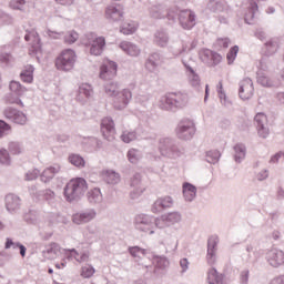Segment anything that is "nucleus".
Returning a JSON list of instances; mask_svg holds the SVG:
<instances>
[{"instance_id":"f257e3e1","label":"nucleus","mask_w":284,"mask_h":284,"mask_svg":"<svg viewBox=\"0 0 284 284\" xmlns=\"http://www.w3.org/2000/svg\"><path fill=\"white\" fill-rule=\"evenodd\" d=\"M189 101L190 97L187 95V93L181 91L169 92L161 98L160 108L165 112H172L174 114L179 112V110H183V108H186Z\"/></svg>"},{"instance_id":"f03ea898","label":"nucleus","mask_w":284,"mask_h":284,"mask_svg":"<svg viewBox=\"0 0 284 284\" xmlns=\"http://www.w3.org/2000/svg\"><path fill=\"white\" fill-rule=\"evenodd\" d=\"M88 192V181L85 178H73L63 187V196L68 203L81 201Z\"/></svg>"},{"instance_id":"7ed1b4c3","label":"nucleus","mask_w":284,"mask_h":284,"mask_svg":"<svg viewBox=\"0 0 284 284\" xmlns=\"http://www.w3.org/2000/svg\"><path fill=\"white\" fill-rule=\"evenodd\" d=\"M133 223L135 230L138 232H143L144 234H154V230H156V227L159 230H163V224H161V220L159 217H154L153 215L145 213L135 215Z\"/></svg>"},{"instance_id":"20e7f679","label":"nucleus","mask_w":284,"mask_h":284,"mask_svg":"<svg viewBox=\"0 0 284 284\" xmlns=\"http://www.w3.org/2000/svg\"><path fill=\"white\" fill-rule=\"evenodd\" d=\"M74 63H77V51L73 49H63L54 61L57 70L62 72L74 70Z\"/></svg>"},{"instance_id":"39448f33","label":"nucleus","mask_w":284,"mask_h":284,"mask_svg":"<svg viewBox=\"0 0 284 284\" xmlns=\"http://www.w3.org/2000/svg\"><path fill=\"white\" fill-rule=\"evenodd\" d=\"M175 134L181 141H192L196 134V124L191 119H182L176 125Z\"/></svg>"},{"instance_id":"423d86ee","label":"nucleus","mask_w":284,"mask_h":284,"mask_svg":"<svg viewBox=\"0 0 284 284\" xmlns=\"http://www.w3.org/2000/svg\"><path fill=\"white\" fill-rule=\"evenodd\" d=\"M160 152L162 156H168L169 159H179L183 154V150L179 148V142L171 138L160 140Z\"/></svg>"},{"instance_id":"0eeeda50","label":"nucleus","mask_w":284,"mask_h":284,"mask_svg":"<svg viewBox=\"0 0 284 284\" xmlns=\"http://www.w3.org/2000/svg\"><path fill=\"white\" fill-rule=\"evenodd\" d=\"M27 33L24 34V41L31 42V45L29 48V54L30 57H34L38 61V63H41V57L39 54H42L43 52V44L41 43V37H39V33L36 31L27 30Z\"/></svg>"},{"instance_id":"6e6552de","label":"nucleus","mask_w":284,"mask_h":284,"mask_svg":"<svg viewBox=\"0 0 284 284\" xmlns=\"http://www.w3.org/2000/svg\"><path fill=\"white\" fill-rule=\"evenodd\" d=\"M178 20L183 30H193L196 26V13L191 9L181 10Z\"/></svg>"},{"instance_id":"1a4fd4ad","label":"nucleus","mask_w":284,"mask_h":284,"mask_svg":"<svg viewBox=\"0 0 284 284\" xmlns=\"http://www.w3.org/2000/svg\"><path fill=\"white\" fill-rule=\"evenodd\" d=\"M100 132L105 141H114L116 135V128L112 116H105L101 120Z\"/></svg>"},{"instance_id":"9d476101","label":"nucleus","mask_w":284,"mask_h":284,"mask_svg":"<svg viewBox=\"0 0 284 284\" xmlns=\"http://www.w3.org/2000/svg\"><path fill=\"white\" fill-rule=\"evenodd\" d=\"M119 72V64L115 61L109 60L106 63L101 64L99 77L102 81H113Z\"/></svg>"},{"instance_id":"9b49d317","label":"nucleus","mask_w":284,"mask_h":284,"mask_svg":"<svg viewBox=\"0 0 284 284\" xmlns=\"http://www.w3.org/2000/svg\"><path fill=\"white\" fill-rule=\"evenodd\" d=\"M3 116L17 125H26V123H28V115H26L23 111L12 106L6 108L3 110Z\"/></svg>"},{"instance_id":"f8f14e48","label":"nucleus","mask_w":284,"mask_h":284,"mask_svg":"<svg viewBox=\"0 0 284 284\" xmlns=\"http://www.w3.org/2000/svg\"><path fill=\"white\" fill-rule=\"evenodd\" d=\"M132 100V91L130 89H123L118 94L113 95V108L114 110H125L130 105Z\"/></svg>"},{"instance_id":"ddd939ff","label":"nucleus","mask_w":284,"mask_h":284,"mask_svg":"<svg viewBox=\"0 0 284 284\" xmlns=\"http://www.w3.org/2000/svg\"><path fill=\"white\" fill-rule=\"evenodd\" d=\"M216 252H219V235H210L206 243V261L209 265L216 263Z\"/></svg>"},{"instance_id":"4468645a","label":"nucleus","mask_w":284,"mask_h":284,"mask_svg":"<svg viewBox=\"0 0 284 284\" xmlns=\"http://www.w3.org/2000/svg\"><path fill=\"white\" fill-rule=\"evenodd\" d=\"M257 134L261 139H267L270 136V129L267 125V115L264 112H258L254 116Z\"/></svg>"},{"instance_id":"2eb2a0df","label":"nucleus","mask_w":284,"mask_h":284,"mask_svg":"<svg viewBox=\"0 0 284 284\" xmlns=\"http://www.w3.org/2000/svg\"><path fill=\"white\" fill-rule=\"evenodd\" d=\"M6 209L9 214H17L21 210V197L14 193H9L4 197Z\"/></svg>"},{"instance_id":"dca6fc26","label":"nucleus","mask_w":284,"mask_h":284,"mask_svg":"<svg viewBox=\"0 0 284 284\" xmlns=\"http://www.w3.org/2000/svg\"><path fill=\"white\" fill-rule=\"evenodd\" d=\"M266 261L271 267H281V265H284V252L278 248H272L266 253Z\"/></svg>"},{"instance_id":"f3484780","label":"nucleus","mask_w":284,"mask_h":284,"mask_svg":"<svg viewBox=\"0 0 284 284\" xmlns=\"http://www.w3.org/2000/svg\"><path fill=\"white\" fill-rule=\"evenodd\" d=\"M239 97L242 101H250L254 97V83L251 79L239 83Z\"/></svg>"},{"instance_id":"a211bd4d","label":"nucleus","mask_w":284,"mask_h":284,"mask_svg":"<svg viewBox=\"0 0 284 284\" xmlns=\"http://www.w3.org/2000/svg\"><path fill=\"white\" fill-rule=\"evenodd\" d=\"M87 45H90V54L101 57L105 50V37H97L91 42L87 43Z\"/></svg>"},{"instance_id":"6ab92c4d","label":"nucleus","mask_w":284,"mask_h":284,"mask_svg":"<svg viewBox=\"0 0 284 284\" xmlns=\"http://www.w3.org/2000/svg\"><path fill=\"white\" fill-rule=\"evenodd\" d=\"M123 8L121 4L118 6H109L105 9V19L108 21H112L113 23H116L118 21H123Z\"/></svg>"},{"instance_id":"aec40b11","label":"nucleus","mask_w":284,"mask_h":284,"mask_svg":"<svg viewBox=\"0 0 284 284\" xmlns=\"http://www.w3.org/2000/svg\"><path fill=\"white\" fill-rule=\"evenodd\" d=\"M97 216V211L89 210V211H82L74 213L72 215V221L75 225H83V223H90V221H93Z\"/></svg>"},{"instance_id":"412c9836","label":"nucleus","mask_w":284,"mask_h":284,"mask_svg":"<svg viewBox=\"0 0 284 284\" xmlns=\"http://www.w3.org/2000/svg\"><path fill=\"white\" fill-rule=\"evenodd\" d=\"M182 216L180 212H169L164 213L159 217L160 225H163V227H172V225H176L181 221Z\"/></svg>"},{"instance_id":"4be33fe9","label":"nucleus","mask_w":284,"mask_h":284,"mask_svg":"<svg viewBox=\"0 0 284 284\" xmlns=\"http://www.w3.org/2000/svg\"><path fill=\"white\" fill-rule=\"evenodd\" d=\"M206 10H210L213 14H221V12H227L230 6L226 0H209Z\"/></svg>"},{"instance_id":"5701e85b","label":"nucleus","mask_w":284,"mask_h":284,"mask_svg":"<svg viewBox=\"0 0 284 284\" xmlns=\"http://www.w3.org/2000/svg\"><path fill=\"white\" fill-rule=\"evenodd\" d=\"M59 172H61V164H52L42 171L40 174V181L42 183H50V181H52V179H54Z\"/></svg>"},{"instance_id":"b1692460","label":"nucleus","mask_w":284,"mask_h":284,"mask_svg":"<svg viewBox=\"0 0 284 284\" xmlns=\"http://www.w3.org/2000/svg\"><path fill=\"white\" fill-rule=\"evenodd\" d=\"M174 204L172 196L166 195L164 197H159L152 205L151 211L156 214L163 212L166 207H171Z\"/></svg>"},{"instance_id":"393cba45","label":"nucleus","mask_w":284,"mask_h":284,"mask_svg":"<svg viewBox=\"0 0 284 284\" xmlns=\"http://www.w3.org/2000/svg\"><path fill=\"white\" fill-rule=\"evenodd\" d=\"M202 61H211V65L213 68H216V65H219V63H221V61H223V55H221V53L210 50V49H205L202 52L201 55Z\"/></svg>"},{"instance_id":"a878e982","label":"nucleus","mask_w":284,"mask_h":284,"mask_svg":"<svg viewBox=\"0 0 284 284\" xmlns=\"http://www.w3.org/2000/svg\"><path fill=\"white\" fill-rule=\"evenodd\" d=\"M196 185L190 183V182H184L182 184V194L184 196V200L187 203H192V201H194V199H196Z\"/></svg>"},{"instance_id":"bb28decb","label":"nucleus","mask_w":284,"mask_h":284,"mask_svg":"<svg viewBox=\"0 0 284 284\" xmlns=\"http://www.w3.org/2000/svg\"><path fill=\"white\" fill-rule=\"evenodd\" d=\"M257 10H258V2L248 0V9L244 16V22L247 26H254V19L256 17Z\"/></svg>"},{"instance_id":"cd10ccee","label":"nucleus","mask_w":284,"mask_h":284,"mask_svg":"<svg viewBox=\"0 0 284 284\" xmlns=\"http://www.w3.org/2000/svg\"><path fill=\"white\" fill-rule=\"evenodd\" d=\"M206 281L209 284H225V273H219L216 267H212L207 272Z\"/></svg>"},{"instance_id":"c85d7f7f","label":"nucleus","mask_w":284,"mask_h":284,"mask_svg":"<svg viewBox=\"0 0 284 284\" xmlns=\"http://www.w3.org/2000/svg\"><path fill=\"white\" fill-rule=\"evenodd\" d=\"M19 250V254L22 258H26V254L28 253V247L21 244V242H14L12 237H7L4 243V250Z\"/></svg>"},{"instance_id":"c756f323","label":"nucleus","mask_w":284,"mask_h":284,"mask_svg":"<svg viewBox=\"0 0 284 284\" xmlns=\"http://www.w3.org/2000/svg\"><path fill=\"white\" fill-rule=\"evenodd\" d=\"M153 43L158 48H168L170 36L163 30H158L153 36Z\"/></svg>"},{"instance_id":"7c9ffc66","label":"nucleus","mask_w":284,"mask_h":284,"mask_svg":"<svg viewBox=\"0 0 284 284\" xmlns=\"http://www.w3.org/2000/svg\"><path fill=\"white\" fill-rule=\"evenodd\" d=\"M119 48L125 52V54H129V57H139V54H141V49H139V45L132 42L122 41L120 42Z\"/></svg>"},{"instance_id":"2f4dec72","label":"nucleus","mask_w":284,"mask_h":284,"mask_svg":"<svg viewBox=\"0 0 284 284\" xmlns=\"http://www.w3.org/2000/svg\"><path fill=\"white\" fill-rule=\"evenodd\" d=\"M37 201H45L49 205L54 202L57 194L51 189L40 190L34 193Z\"/></svg>"},{"instance_id":"473e14b6","label":"nucleus","mask_w":284,"mask_h":284,"mask_svg":"<svg viewBox=\"0 0 284 284\" xmlns=\"http://www.w3.org/2000/svg\"><path fill=\"white\" fill-rule=\"evenodd\" d=\"M102 178L108 185H116L121 181V175L114 170L102 171Z\"/></svg>"},{"instance_id":"72a5a7b5","label":"nucleus","mask_w":284,"mask_h":284,"mask_svg":"<svg viewBox=\"0 0 284 284\" xmlns=\"http://www.w3.org/2000/svg\"><path fill=\"white\" fill-rule=\"evenodd\" d=\"M138 29H139V24L134 20H126L122 22V24L120 26V32L125 37H130V34H134V32H136Z\"/></svg>"},{"instance_id":"f704fd0d","label":"nucleus","mask_w":284,"mask_h":284,"mask_svg":"<svg viewBox=\"0 0 284 284\" xmlns=\"http://www.w3.org/2000/svg\"><path fill=\"white\" fill-rule=\"evenodd\" d=\"M88 201L91 205H99L103 201V194L100 187H93L87 193Z\"/></svg>"},{"instance_id":"c9c22d12","label":"nucleus","mask_w":284,"mask_h":284,"mask_svg":"<svg viewBox=\"0 0 284 284\" xmlns=\"http://www.w3.org/2000/svg\"><path fill=\"white\" fill-rule=\"evenodd\" d=\"M20 79L23 83H34V65L29 64L20 72Z\"/></svg>"},{"instance_id":"e433bc0d","label":"nucleus","mask_w":284,"mask_h":284,"mask_svg":"<svg viewBox=\"0 0 284 284\" xmlns=\"http://www.w3.org/2000/svg\"><path fill=\"white\" fill-rule=\"evenodd\" d=\"M68 161L71 165L78 168V170H83V168H85V158L79 153L69 154Z\"/></svg>"},{"instance_id":"4c0bfd02","label":"nucleus","mask_w":284,"mask_h":284,"mask_svg":"<svg viewBox=\"0 0 284 284\" xmlns=\"http://www.w3.org/2000/svg\"><path fill=\"white\" fill-rule=\"evenodd\" d=\"M103 89H104L105 94H108V97H115V94L121 92V88L119 87V82H116L114 80H110L108 82H104Z\"/></svg>"},{"instance_id":"58836bf2","label":"nucleus","mask_w":284,"mask_h":284,"mask_svg":"<svg viewBox=\"0 0 284 284\" xmlns=\"http://www.w3.org/2000/svg\"><path fill=\"white\" fill-rule=\"evenodd\" d=\"M9 90L11 94H16L17 97H23V94L28 92V88L23 87V84L17 80H12L9 83Z\"/></svg>"},{"instance_id":"ea45409f","label":"nucleus","mask_w":284,"mask_h":284,"mask_svg":"<svg viewBox=\"0 0 284 284\" xmlns=\"http://www.w3.org/2000/svg\"><path fill=\"white\" fill-rule=\"evenodd\" d=\"M278 50V42L276 40L271 39L264 44V57H274Z\"/></svg>"},{"instance_id":"a19ab883","label":"nucleus","mask_w":284,"mask_h":284,"mask_svg":"<svg viewBox=\"0 0 284 284\" xmlns=\"http://www.w3.org/2000/svg\"><path fill=\"white\" fill-rule=\"evenodd\" d=\"M233 150L235 152V154H234L235 163H243V160L245 159V154H246V149H245L244 144L236 143L233 146Z\"/></svg>"},{"instance_id":"79ce46f5","label":"nucleus","mask_w":284,"mask_h":284,"mask_svg":"<svg viewBox=\"0 0 284 284\" xmlns=\"http://www.w3.org/2000/svg\"><path fill=\"white\" fill-rule=\"evenodd\" d=\"M206 163H211V165H216L219 161H221V152L219 150H211L206 152L205 155Z\"/></svg>"},{"instance_id":"37998d69","label":"nucleus","mask_w":284,"mask_h":284,"mask_svg":"<svg viewBox=\"0 0 284 284\" xmlns=\"http://www.w3.org/2000/svg\"><path fill=\"white\" fill-rule=\"evenodd\" d=\"M153 262L155 263V270H165L170 265V261L164 255H153Z\"/></svg>"},{"instance_id":"c03bdc74","label":"nucleus","mask_w":284,"mask_h":284,"mask_svg":"<svg viewBox=\"0 0 284 284\" xmlns=\"http://www.w3.org/2000/svg\"><path fill=\"white\" fill-rule=\"evenodd\" d=\"M150 17L151 19H165V10H163V6H153L150 8Z\"/></svg>"},{"instance_id":"a18cd8bd","label":"nucleus","mask_w":284,"mask_h":284,"mask_svg":"<svg viewBox=\"0 0 284 284\" xmlns=\"http://www.w3.org/2000/svg\"><path fill=\"white\" fill-rule=\"evenodd\" d=\"M82 97H84L85 99H90V97H92V84H90V83H82L79 87L78 99H81Z\"/></svg>"},{"instance_id":"49530a36","label":"nucleus","mask_w":284,"mask_h":284,"mask_svg":"<svg viewBox=\"0 0 284 284\" xmlns=\"http://www.w3.org/2000/svg\"><path fill=\"white\" fill-rule=\"evenodd\" d=\"M217 94H219V99H220L222 105H225V108H230V105H232V101H230L227 99V94H225V91L223 90V83L222 82H219Z\"/></svg>"},{"instance_id":"de8ad7c7","label":"nucleus","mask_w":284,"mask_h":284,"mask_svg":"<svg viewBox=\"0 0 284 284\" xmlns=\"http://www.w3.org/2000/svg\"><path fill=\"white\" fill-rule=\"evenodd\" d=\"M63 41L67 45H73V43L79 41V32L71 30L63 34Z\"/></svg>"},{"instance_id":"09e8293b","label":"nucleus","mask_w":284,"mask_h":284,"mask_svg":"<svg viewBox=\"0 0 284 284\" xmlns=\"http://www.w3.org/2000/svg\"><path fill=\"white\" fill-rule=\"evenodd\" d=\"M236 57H239V45L234 44L226 53L227 65L234 64V61H236Z\"/></svg>"},{"instance_id":"8fccbe9b","label":"nucleus","mask_w":284,"mask_h":284,"mask_svg":"<svg viewBox=\"0 0 284 284\" xmlns=\"http://www.w3.org/2000/svg\"><path fill=\"white\" fill-rule=\"evenodd\" d=\"M257 83L262 85V88H274V82L265 75V73H257Z\"/></svg>"},{"instance_id":"3c124183","label":"nucleus","mask_w":284,"mask_h":284,"mask_svg":"<svg viewBox=\"0 0 284 284\" xmlns=\"http://www.w3.org/2000/svg\"><path fill=\"white\" fill-rule=\"evenodd\" d=\"M23 221L28 225H34L37 223V211L29 209L28 212L23 213Z\"/></svg>"},{"instance_id":"603ef678","label":"nucleus","mask_w":284,"mask_h":284,"mask_svg":"<svg viewBox=\"0 0 284 284\" xmlns=\"http://www.w3.org/2000/svg\"><path fill=\"white\" fill-rule=\"evenodd\" d=\"M128 252L130 254V256H132L133 258H139V254H142V256H145V254H148V250L141 247V246H129L128 247Z\"/></svg>"},{"instance_id":"864d4df0","label":"nucleus","mask_w":284,"mask_h":284,"mask_svg":"<svg viewBox=\"0 0 284 284\" xmlns=\"http://www.w3.org/2000/svg\"><path fill=\"white\" fill-rule=\"evenodd\" d=\"M97 272V268L92 265L82 266L80 275L82 278H92Z\"/></svg>"},{"instance_id":"5fc2aeb1","label":"nucleus","mask_w":284,"mask_h":284,"mask_svg":"<svg viewBox=\"0 0 284 284\" xmlns=\"http://www.w3.org/2000/svg\"><path fill=\"white\" fill-rule=\"evenodd\" d=\"M21 95H17L14 93H9L6 95L7 103L20 105V108H23V101L20 98Z\"/></svg>"},{"instance_id":"6e6d98bb","label":"nucleus","mask_w":284,"mask_h":284,"mask_svg":"<svg viewBox=\"0 0 284 284\" xmlns=\"http://www.w3.org/2000/svg\"><path fill=\"white\" fill-rule=\"evenodd\" d=\"M82 145H83L85 152H94L95 138L94 136L85 138L84 141L82 142Z\"/></svg>"},{"instance_id":"4d7b16f0","label":"nucleus","mask_w":284,"mask_h":284,"mask_svg":"<svg viewBox=\"0 0 284 284\" xmlns=\"http://www.w3.org/2000/svg\"><path fill=\"white\" fill-rule=\"evenodd\" d=\"M10 132H12V125L6 122V120H0V139H3V136H8Z\"/></svg>"},{"instance_id":"13d9d810","label":"nucleus","mask_w":284,"mask_h":284,"mask_svg":"<svg viewBox=\"0 0 284 284\" xmlns=\"http://www.w3.org/2000/svg\"><path fill=\"white\" fill-rule=\"evenodd\" d=\"M12 159L10 158V152L6 149H0V164L1 165H11Z\"/></svg>"},{"instance_id":"bf43d9fd","label":"nucleus","mask_w":284,"mask_h":284,"mask_svg":"<svg viewBox=\"0 0 284 284\" xmlns=\"http://www.w3.org/2000/svg\"><path fill=\"white\" fill-rule=\"evenodd\" d=\"M121 141H123V143H132V141H136V131H124L121 134Z\"/></svg>"},{"instance_id":"052dcab7","label":"nucleus","mask_w":284,"mask_h":284,"mask_svg":"<svg viewBox=\"0 0 284 284\" xmlns=\"http://www.w3.org/2000/svg\"><path fill=\"white\" fill-rule=\"evenodd\" d=\"M128 161H130L133 165H136L139 163V150L136 149H130L126 153Z\"/></svg>"},{"instance_id":"680f3d73","label":"nucleus","mask_w":284,"mask_h":284,"mask_svg":"<svg viewBox=\"0 0 284 284\" xmlns=\"http://www.w3.org/2000/svg\"><path fill=\"white\" fill-rule=\"evenodd\" d=\"M63 254L67 261H77V257L79 256V251L77 248H63Z\"/></svg>"},{"instance_id":"e2e57ef3","label":"nucleus","mask_w":284,"mask_h":284,"mask_svg":"<svg viewBox=\"0 0 284 284\" xmlns=\"http://www.w3.org/2000/svg\"><path fill=\"white\" fill-rule=\"evenodd\" d=\"M41 171L39 169L29 170L24 175V181H37Z\"/></svg>"},{"instance_id":"0e129e2a","label":"nucleus","mask_w":284,"mask_h":284,"mask_svg":"<svg viewBox=\"0 0 284 284\" xmlns=\"http://www.w3.org/2000/svg\"><path fill=\"white\" fill-rule=\"evenodd\" d=\"M58 252H61V246L59 243L52 242L49 244V247L43 251V254H57Z\"/></svg>"},{"instance_id":"69168bd1","label":"nucleus","mask_w":284,"mask_h":284,"mask_svg":"<svg viewBox=\"0 0 284 284\" xmlns=\"http://www.w3.org/2000/svg\"><path fill=\"white\" fill-rule=\"evenodd\" d=\"M9 152L10 154L19 155L21 153V145L19 144V142H10Z\"/></svg>"},{"instance_id":"338daca9","label":"nucleus","mask_w":284,"mask_h":284,"mask_svg":"<svg viewBox=\"0 0 284 284\" xmlns=\"http://www.w3.org/2000/svg\"><path fill=\"white\" fill-rule=\"evenodd\" d=\"M0 63H4V65H10V63H12V53L10 52L0 53Z\"/></svg>"},{"instance_id":"774afa93","label":"nucleus","mask_w":284,"mask_h":284,"mask_svg":"<svg viewBox=\"0 0 284 284\" xmlns=\"http://www.w3.org/2000/svg\"><path fill=\"white\" fill-rule=\"evenodd\" d=\"M250 283V270L245 268L240 272V284H248Z\"/></svg>"}]
</instances>
